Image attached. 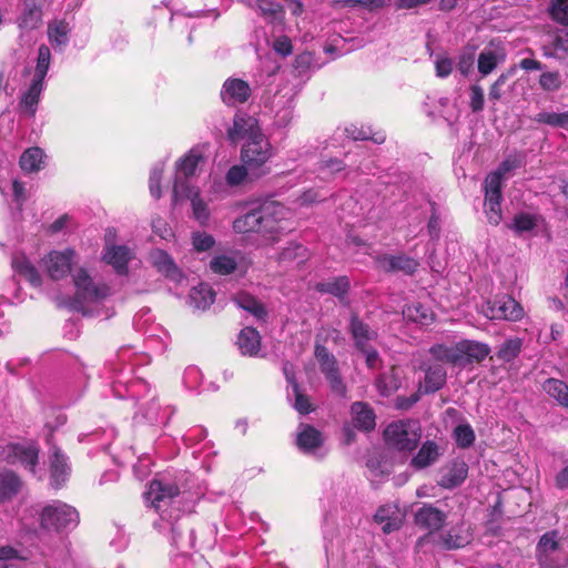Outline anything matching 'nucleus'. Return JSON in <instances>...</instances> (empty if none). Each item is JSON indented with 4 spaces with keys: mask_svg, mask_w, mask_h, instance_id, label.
I'll return each mask as SVG.
<instances>
[{
    "mask_svg": "<svg viewBox=\"0 0 568 568\" xmlns=\"http://www.w3.org/2000/svg\"><path fill=\"white\" fill-rule=\"evenodd\" d=\"M292 211L276 201H266L258 206L260 235L267 243H274L292 230Z\"/></svg>",
    "mask_w": 568,
    "mask_h": 568,
    "instance_id": "nucleus-1",
    "label": "nucleus"
},
{
    "mask_svg": "<svg viewBox=\"0 0 568 568\" xmlns=\"http://www.w3.org/2000/svg\"><path fill=\"white\" fill-rule=\"evenodd\" d=\"M272 156V145L262 133L246 141L242 148V161L254 178L263 176L270 172L266 163Z\"/></svg>",
    "mask_w": 568,
    "mask_h": 568,
    "instance_id": "nucleus-2",
    "label": "nucleus"
},
{
    "mask_svg": "<svg viewBox=\"0 0 568 568\" xmlns=\"http://www.w3.org/2000/svg\"><path fill=\"white\" fill-rule=\"evenodd\" d=\"M75 286L77 308L87 314L85 304L99 303L110 295V288L105 284L97 283L83 268H79L73 274Z\"/></svg>",
    "mask_w": 568,
    "mask_h": 568,
    "instance_id": "nucleus-3",
    "label": "nucleus"
},
{
    "mask_svg": "<svg viewBox=\"0 0 568 568\" xmlns=\"http://www.w3.org/2000/svg\"><path fill=\"white\" fill-rule=\"evenodd\" d=\"M384 437L390 447L410 452L416 448L422 437L420 427L415 420H397L386 427Z\"/></svg>",
    "mask_w": 568,
    "mask_h": 568,
    "instance_id": "nucleus-4",
    "label": "nucleus"
},
{
    "mask_svg": "<svg viewBox=\"0 0 568 568\" xmlns=\"http://www.w3.org/2000/svg\"><path fill=\"white\" fill-rule=\"evenodd\" d=\"M78 523V511L73 507L60 501L44 507L41 513V526L47 530L60 531L74 528Z\"/></svg>",
    "mask_w": 568,
    "mask_h": 568,
    "instance_id": "nucleus-5",
    "label": "nucleus"
},
{
    "mask_svg": "<svg viewBox=\"0 0 568 568\" xmlns=\"http://www.w3.org/2000/svg\"><path fill=\"white\" fill-rule=\"evenodd\" d=\"M189 200L192 206V215L201 225L209 223L211 212L207 203L201 197L200 190L184 181L173 184V202Z\"/></svg>",
    "mask_w": 568,
    "mask_h": 568,
    "instance_id": "nucleus-6",
    "label": "nucleus"
},
{
    "mask_svg": "<svg viewBox=\"0 0 568 568\" xmlns=\"http://www.w3.org/2000/svg\"><path fill=\"white\" fill-rule=\"evenodd\" d=\"M315 357L318 362L321 372L325 375L329 383L331 389L337 395L344 396L346 386L339 375L337 361L325 346L316 345Z\"/></svg>",
    "mask_w": 568,
    "mask_h": 568,
    "instance_id": "nucleus-7",
    "label": "nucleus"
},
{
    "mask_svg": "<svg viewBox=\"0 0 568 568\" xmlns=\"http://www.w3.org/2000/svg\"><path fill=\"white\" fill-rule=\"evenodd\" d=\"M484 314L490 320L519 321L524 316L523 306L511 296L505 295L488 302Z\"/></svg>",
    "mask_w": 568,
    "mask_h": 568,
    "instance_id": "nucleus-8",
    "label": "nucleus"
},
{
    "mask_svg": "<svg viewBox=\"0 0 568 568\" xmlns=\"http://www.w3.org/2000/svg\"><path fill=\"white\" fill-rule=\"evenodd\" d=\"M485 187V212L490 224L498 225L503 219L501 214V187H499L497 175H487L484 182Z\"/></svg>",
    "mask_w": 568,
    "mask_h": 568,
    "instance_id": "nucleus-9",
    "label": "nucleus"
},
{
    "mask_svg": "<svg viewBox=\"0 0 568 568\" xmlns=\"http://www.w3.org/2000/svg\"><path fill=\"white\" fill-rule=\"evenodd\" d=\"M180 490L175 484L153 479L145 493V499L155 510L161 511L168 507Z\"/></svg>",
    "mask_w": 568,
    "mask_h": 568,
    "instance_id": "nucleus-10",
    "label": "nucleus"
},
{
    "mask_svg": "<svg viewBox=\"0 0 568 568\" xmlns=\"http://www.w3.org/2000/svg\"><path fill=\"white\" fill-rule=\"evenodd\" d=\"M73 255L74 252L71 250L52 251L42 258L41 265L52 280L58 281L69 274Z\"/></svg>",
    "mask_w": 568,
    "mask_h": 568,
    "instance_id": "nucleus-11",
    "label": "nucleus"
},
{
    "mask_svg": "<svg viewBox=\"0 0 568 568\" xmlns=\"http://www.w3.org/2000/svg\"><path fill=\"white\" fill-rule=\"evenodd\" d=\"M260 133L262 132L254 116L237 113L234 116L233 125L227 130V138L232 143H236L244 139L250 141V139L255 138Z\"/></svg>",
    "mask_w": 568,
    "mask_h": 568,
    "instance_id": "nucleus-12",
    "label": "nucleus"
},
{
    "mask_svg": "<svg viewBox=\"0 0 568 568\" xmlns=\"http://www.w3.org/2000/svg\"><path fill=\"white\" fill-rule=\"evenodd\" d=\"M405 513L397 504H385L377 508L374 521L382 526L384 534H390L400 529L404 524Z\"/></svg>",
    "mask_w": 568,
    "mask_h": 568,
    "instance_id": "nucleus-13",
    "label": "nucleus"
},
{
    "mask_svg": "<svg viewBox=\"0 0 568 568\" xmlns=\"http://www.w3.org/2000/svg\"><path fill=\"white\" fill-rule=\"evenodd\" d=\"M251 95L247 82L237 78L227 79L221 90V99L227 105L244 103Z\"/></svg>",
    "mask_w": 568,
    "mask_h": 568,
    "instance_id": "nucleus-14",
    "label": "nucleus"
},
{
    "mask_svg": "<svg viewBox=\"0 0 568 568\" xmlns=\"http://www.w3.org/2000/svg\"><path fill=\"white\" fill-rule=\"evenodd\" d=\"M377 266L385 272H403L404 274H413L417 267L418 262L405 254L400 255H379L375 258Z\"/></svg>",
    "mask_w": 568,
    "mask_h": 568,
    "instance_id": "nucleus-15",
    "label": "nucleus"
},
{
    "mask_svg": "<svg viewBox=\"0 0 568 568\" xmlns=\"http://www.w3.org/2000/svg\"><path fill=\"white\" fill-rule=\"evenodd\" d=\"M457 351L460 357L459 366H466L475 362L479 363L490 353L487 344L468 339L457 343Z\"/></svg>",
    "mask_w": 568,
    "mask_h": 568,
    "instance_id": "nucleus-16",
    "label": "nucleus"
},
{
    "mask_svg": "<svg viewBox=\"0 0 568 568\" xmlns=\"http://www.w3.org/2000/svg\"><path fill=\"white\" fill-rule=\"evenodd\" d=\"M446 514L440 509L434 507L430 504H424L416 513H415V523L416 525L428 529L429 531L439 530L445 521Z\"/></svg>",
    "mask_w": 568,
    "mask_h": 568,
    "instance_id": "nucleus-17",
    "label": "nucleus"
},
{
    "mask_svg": "<svg viewBox=\"0 0 568 568\" xmlns=\"http://www.w3.org/2000/svg\"><path fill=\"white\" fill-rule=\"evenodd\" d=\"M349 332L356 348L359 351H367V346H371V343L377 337L376 332L356 315H353L351 318Z\"/></svg>",
    "mask_w": 568,
    "mask_h": 568,
    "instance_id": "nucleus-18",
    "label": "nucleus"
},
{
    "mask_svg": "<svg viewBox=\"0 0 568 568\" xmlns=\"http://www.w3.org/2000/svg\"><path fill=\"white\" fill-rule=\"evenodd\" d=\"M467 465L464 462H453L442 468V476L438 485L446 489L459 486L467 477Z\"/></svg>",
    "mask_w": 568,
    "mask_h": 568,
    "instance_id": "nucleus-19",
    "label": "nucleus"
},
{
    "mask_svg": "<svg viewBox=\"0 0 568 568\" xmlns=\"http://www.w3.org/2000/svg\"><path fill=\"white\" fill-rule=\"evenodd\" d=\"M506 58L503 48H485L478 55L477 68L481 77L490 74Z\"/></svg>",
    "mask_w": 568,
    "mask_h": 568,
    "instance_id": "nucleus-20",
    "label": "nucleus"
},
{
    "mask_svg": "<svg viewBox=\"0 0 568 568\" xmlns=\"http://www.w3.org/2000/svg\"><path fill=\"white\" fill-rule=\"evenodd\" d=\"M23 488L20 477L9 469L0 470V503L14 498Z\"/></svg>",
    "mask_w": 568,
    "mask_h": 568,
    "instance_id": "nucleus-21",
    "label": "nucleus"
},
{
    "mask_svg": "<svg viewBox=\"0 0 568 568\" xmlns=\"http://www.w3.org/2000/svg\"><path fill=\"white\" fill-rule=\"evenodd\" d=\"M12 267L14 272L27 280L33 286H40L42 281L36 266L23 253H17L12 257Z\"/></svg>",
    "mask_w": 568,
    "mask_h": 568,
    "instance_id": "nucleus-22",
    "label": "nucleus"
},
{
    "mask_svg": "<svg viewBox=\"0 0 568 568\" xmlns=\"http://www.w3.org/2000/svg\"><path fill=\"white\" fill-rule=\"evenodd\" d=\"M323 442V435L316 428L310 425L300 426L296 444L304 453H313Z\"/></svg>",
    "mask_w": 568,
    "mask_h": 568,
    "instance_id": "nucleus-23",
    "label": "nucleus"
},
{
    "mask_svg": "<svg viewBox=\"0 0 568 568\" xmlns=\"http://www.w3.org/2000/svg\"><path fill=\"white\" fill-rule=\"evenodd\" d=\"M201 161L202 155L196 150H191L187 154L180 159V161L176 163L174 184L178 181L190 183L187 179L195 174L196 168Z\"/></svg>",
    "mask_w": 568,
    "mask_h": 568,
    "instance_id": "nucleus-24",
    "label": "nucleus"
},
{
    "mask_svg": "<svg viewBox=\"0 0 568 568\" xmlns=\"http://www.w3.org/2000/svg\"><path fill=\"white\" fill-rule=\"evenodd\" d=\"M354 426L362 430H371L375 427V414L365 403L356 402L351 407Z\"/></svg>",
    "mask_w": 568,
    "mask_h": 568,
    "instance_id": "nucleus-25",
    "label": "nucleus"
},
{
    "mask_svg": "<svg viewBox=\"0 0 568 568\" xmlns=\"http://www.w3.org/2000/svg\"><path fill=\"white\" fill-rule=\"evenodd\" d=\"M50 466L53 485L59 487L69 475V466L67 463V457L55 446L51 448Z\"/></svg>",
    "mask_w": 568,
    "mask_h": 568,
    "instance_id": "nucleus-26",
    "label": "nucleus"
},
{
    "mask_svg": "<svg viewBox=\"0 0 568 568\" xmlns=\"http://www.w3.org/2000/svg\"><path fill=\"white\" fill-rule=\"evenodd\" d=\"M439 448L432 440L425 442L417 455L412 459L410 465L416 469H423L433 465L439 457Z\"/></svg>",
    "mask_w": 568,
    "mask_h": 568,
    "instance_id": "nucleus-27",
    "label": "nucleus"
},
{
    "mask_svg": "<svg viewBox=\"0 0 568 568\" xmlns=\"http://www.w3.org/2000/svg\"><path fill=\"white\" fill-rule=\"evenodd\" d=\"M151 257L154 266L160 272H162L173 281H181L182 273L180 272V270L178 268V266L174 264L173 260L166 252L158 250L152 253Z\"/></svg>",
    "mask_w": 568,
    "mask_h": 568,
    "instance_id": "nucleus-28",
    "label": "nucleus"
},
{
    "mask_svg": "<svg viewBox=\"0 0 568 568\" xmlns=\"http://www.w3.org/2000/svg\"><path fill=\"white\" fill-rule=\"evenodd\" d=\"M237 345L242 354L253 356L257 354L261 345V337L252 327L243 328L237 337Z\"/></svg>",
    "mask_w": 568,
    "mask_h": 568,
    "instance_id": "nucleus-29",
    "label": "nucleus"
},
{
    "mask_svg": "<svg viewBox=\"0 0 568 568\" xmlns=\"http://www.w3.org/2000/svg\"><path fill=\"white\" fill-rule=\"evenodd\" d=\"M131 255L126 246H110L106 248L104 260L111 264L118 273H125Z\"/></svg>",
    "mask_w": 568,
    "mask_h": 568,
    "instance_id": "nucleus-30",
    "label": "nucleus"
},
{
    "mask_svg": "<svg viewBox=\"0 0 568 568\" xmlns=\"http://www.w3.org/2000/svg\"><path fill=\"white\" fill-rule=\"evenodd\" d=\"M44 154L40 148L26 150L20 158V166L24 172H38L43 168Z\"/></svg>",
    "mask_w": 568,
    "mask_h": 568,
    "instance_id": "nucleus-31",
    "label": "nucleus"
},
{
    "mask_svg": "<svg viewBox=\"0 0 568 568\" xmlns=\"http://www.w3.org/2000/svg\"><path fill=\"white\" fill-rule=\"evenodd\" d=\"M233 230L239 234L250 232L260 234L258 207L235 219Z\"/></svg>",
    "mask_w": 568,
    "mask_h": 568,
    "instance_id": "nucleus-32",
    "label": "nucleus"
},
{
    "mask_svg": "<svg viewBox=\"0 0 568 568\" xmlns=\"http://www.w3.org/2000/svg\"><path fill=\"white\" fill-rule=\"evenodd\" d=\"M403 315L407 321L420 325H428L434 321L433 312L419 303L406 306L403 311Z\"/></svg>",
    "mask_w": 568,
    "mask_h": 568,
    "instance_id": "nucleus-33",
    "label": "nucleus"
},
{
    "mask_svg": "<svg viewBox=\"0 0 568 568\" xmlns=\"http://www.w3.org/2000/svg\"><path fill=\"white\" fill-rule=\"evenodd\" d=\"M214 292L207 284H200L190 292L191 304L197 310H205L214 302Z\"/></svg>",
    "mask_w": 568,
    "mask_h": 568,
    "instance_id": "nucleus-34",
    "label": "nucleus"
},
{
    "mask_svg": "<svg viewBox=\"0 0 568 568\" xmlns=\"http://www.w3.org/2000/svg\"><path fill=\"white\" fill-rule=\"evenodd\" d=\"M70 29L64 21H53L48 26L50 43L57 49H62L68 43Z\"/></svg>",
    "mask_w": 568,
    "mask_h": 568,
    "instance_id": "nucleus-35",
    "label": "nucleus"
},
{
    "mask_svg": "<svg viewBox=\"0 0 568 568\" xmlns=\"http://www.w3.org/2000/svg\"><path fill=\"white\" fill-rule=\"evenodd\" d=\"M446 382V372L439 366H430L426 371L425 379H424V390L425 393H434L440 389Z\"/></svg>",
    "mask_w": 568,
    "mask_h": 568,
    "instance_id": "nucleus-36",
    "label": "nucleus"
},
{
    "mask_svg": "<svg viewBox=\"0 0 568 568\" xmlns=\"http://www.w3.org/2000/svg\"><path fill=\"white\" fill-rule=\"evenodd\" d=\"M316 290L322 293H328L336 297H344L349 290V281L345 276L336 277L331 281L316 284Z\"/></svg>",
    "mask_w": 568,
    "mask_h": 568,
    "instance_id": "nucleus-37",
    "label": "nucleus"
},
{
    "mask_svg": "<svg viewBox=\"0 0 568 568\" xmlns=\"http://www.w3.org/2000/svg\"><path fill=\"white\" fill-rule=\"evenodd\" d=\"M435 359L459 366L460 357L457 351V343L454 345L436 344L429 348Z\"/></svg>",
    "mask_w": 568,
    "mask_h": 568,
    "instance_id": "nucleus-38",
    "label": "nucleus"
},
{
    "mask_svg": "<svg viewBox=\"0 0 568 568\" xmlns=\"http://www.w3.org/2000/svg\"><path fill=\"white\" fill-rule=\"evenodd\" d=\"M540 217L536 214L519 213L514 216L513 223L509 229L516 234L521 235L527 232H531L539 222Z\"/></svg>",
    "mask_w": 568,
    "mask_h": 568,
    "instance_id": "nucleus-39",
    "label": "nucleus"
},
{
    "mask_svg": "<svg viewBox=\"0 0 568 568\" xmlns=\"http://www.w3.org/2000/svg\"><path fill=\"white\" fill-rule=\"evenodd\" d=\"M545 392L561 405L568 407V385L555 378H549L544 384Z\"/></svg>",
    "mask_w": 568,
    "mask_h": 568,
    "instance_id": "nucleus-40",
    "label": "nucleus"
},
{
    "mask_svg": "<svg viewBox=\"0 0 568 568\" xmlns=\"http://www.w3.org/2000/svg\"><path fill=\"white\" fill-rule=\"evenodd\" d=\"M236 305L257 318H263L266 315L264 306L247 293H240L234 298Z\"/></svg>",
    "mask_w": 568,
    "mask_h": 568,
    "instance_id": "nucleus-41",
    "label": "nucleus"
},
{
    "mask_svg": "<svg viewBox=\"0 0 568 568\" xmlns=\"http://www.w3.org/2000/svg\"><path fill=\"white\" fill-rule=\"evenodd\" d=\"M237 266L236 260L231 255H216L210 261V268L215 274L229 275L235 271Z\"/></svg>",
    "mask_w": 568,
    "mask_h": 568,
    "instance_id": "nucleus-42",
    "label": "nucleus"
},
{
    "mask_svg": "<svg viewBox=\"0 0 568 568\" xmlns=\"http://www.w3.org/2000/svg\"><path fill=\"white\" fill-rule=\"evenodd\" d=\"M256 8L262 17L267 21H282L283 19V7L272 0H257Z\"/></svg>",
    "mask_w": 568,
    "mask_h": 568,
    "instance_id": "nucleus-43",
    "label": "nucleus"
},
{
    "mask_svg": "<svg viewBox=\"0 0 568 568\" xmlns=\"http://www.w3.org/2000/svg\"><path fill=\"white\" fill-rule=\"evenodd\" d=\"M523 342L520 338H509L505 341L496 353L499 361L511 362L521 351Z\"/></svg>",
    "mask_w": 568,
    "mask_h": 568,
    "instance_id": "nucleus-44",
    "label": "nucleus"
},
{
    "mask_svg": "<svg viewBox=\"0 0 568 568\" xmlns=\"http://www.w3.org/2000/svg\"><path fill=\"white\" fill-rule=\"evenodd\" d=\"M534 121L537 123L548 124L555 128H568V111L562 113L556 112H540L535 118Z\"/></svg>",
    "mask_w": 568,
    "mask_h": 568,
    "instance_id": "nucleus-45",
    "label": "nucleus"
},
{
    "mask_svg": "<svg viewBox=\"0 0 568 568\" xmlns=\"http://www.w3.org/2000/svg\"><path fill=\"white\" fill-rule=\"evenodd\" d=\"M307 258V250L305 246L298 243H291L280 254L278 260L281 262L297 261L303 263Z\"/></svg>",
    "mask_w": 568,
    "mask_h": 568,
    "instance_id": "nucleus-46",
    "label": "nucleus"
},
{
    "mask_svg": "<svg viewBox=\"0 0 568 568\" xmlns=\"http://www.w3.org/2000/svg\"><path fill=\"white\" fill-rule=\"evenodd\" d=\"M558 546L557 532L550 531L542 535L537 547L539 561L544 562V557L556 551Z\"/></svg>",
    "mask_w": 568,
    "mask_h": 568,
    "instance_id": "nucleus-47",
    "label": "nucleus"
},
{
    "mask_svg": "<svg viewBox=\"0 0 568 568\" xmlns=\"http://www.w3.org/2000/svg\"><path fill=\"white\" fill-rule=\"evenodd\" d=\"M41 19V10L36 6H31L20 17L19 27L27 30L36 29L40 24Z\"/></svg>",
    "mask_w": 568,
    "mask_h": 568,
    "instance_id": "nucleus-48",
    "label": "nucleus"
},
{
    "mask_svg": "<svg viewBox=\"0 0 568 568\" xmlns=\"http://www.w3.org/2000/svg\"><path fill=\"white\" fill-rule=\"evenodd\" d=\"M549 14L557 23L568 26V0H551Z\"/></svg>",
    "mask_w": 568,
    "mask_h": 568,
    "instance_id": "nucleus-49",
    "label": "nucleus"
},
{
    "mask_svg": "<svg viewBox=\"0 0 568 568\" xmlns=\"http://www.w3.org/2000/svg\"><path fill=\"white\" fill-rule=\"evenodd\" d=\"M376 386L379 393L384 396H387L392 392L396 390L399 386V381L395 371L392 369L389 374L381 375L376 381Z\"/></svg>",
    "mask_w": 568,
    "mask_h": 568,
    "instance_id": "nucleus-50",
    "label": "nucleus"
},
{
    "mask_svg": "<svg viewBox=\"0 0 568 568\" xmlns=\"http://www.w3.org/2000/svg\"><path fill=\"white\" fill-rule=\"evenodd\" d=\"M285 374H286L288 382L292 384L293 392L295 395V404H294L295 409L297 412H300L301 414H308L313 409L308 397L304 396L300 392L297 383L295 382V379L292 376L288 375V373L286 371H285Z\"/></svg>",
    "mask_w": 568,
    "mask_h": 568,
    "instance_id": "nucleus-51",
    "label": "nucleus"
},
{
    "mask_svg": "<svg viewBox=\"0 0 568 568\" xmlns=\"http://www.w3.org/2000/svg\"><path fill=\"white\" fill-rule=\"evenodd\" d=\"M454 437L459 447L467 448L473 445L475 440V433L470 425L462 424L455 428Z\"/></svg>",
    "mask_w": 568,
    "mask_h": 568,
    "instance_id": "nucleus-52",
    "label": "nucleus"
},
{
    "mask_svg": "<svg viewBox=\"0 0 568 568\" xmlns=\"http://www.w3.org/2000/svg\"><path fill=\"white\" fill-rule=\"evenodd\" d=\"M38 449L34 446H22L20 448L17 462L24 465L31 473H34L38 463Z\"/></svg>",
    "mask_w": 568,
    "mask_h": 568,
    "instance_id": "nucleus-53",
    "label": "nucleus"
},
{
    "mask_svg": "<svg viewBox=\"0 0 568 568\" xmlns=\"http://www.w3.org/2000/svg\"><path fill=\"white\" fill-rule=\"evenodd\" d=\"M50 59H51L50 49L44 44L40 45L39 50H38V59H37L36 74H34L36 78H40V79L44 80L47 72L49 70Z\"/></svg>",
    "mask_w": 568,
    "mask_h": 568,
    "instance_id": "nucleus-54",
    "label": "nucleus"
},
{
    "mask_svg": "<svg viewBox=\"0 0 568 568\" xmlns=\"http://www.w3.org/2000/svg\"><path fill=\"white\" fill-rule=\"evenodd\" d=\"M539 85L545 91H558L562 85V79L558 71L544 72L539 77Z\"/></svg>",
    "mask_w": 568,
    "mask_h": 568,
    "instance_id": "nucleus-55",
    "label": "nucleus"
},
{
    "mask_svg": "<svg viewBox=\"0 0 568 568\" xmlns=\"http://www.w3.org/2000/svg\"><path fill=\"white\" fill-rule=\"evenodd\" d=\"M164 172V163H158L153 166L150 179H149V189L150 193L154 199L161 197V187L160 183L162 180V175Z\"/></svg>",
    "mask_w": 568,
    "mask_h": 568,
    "instance_id": "nucleus-56",
    "label": "nucleus"
},
{
    "mask_svg": "<svg viewBox=\"0 0 568 568\" xmlns=\"http://www.w3.org/2000/svg\"><path fill=\"white\" fill-rule=\"evenodd\" d=\"M552 50L547 51L545 49L544 54L547 57H555L557 52H564L568 54V31L566 30H558L555 33L552 44Z\"/></svg>",
    "mask_w": 568,
    "mask_h": 568,
    "instance_id": "nucleus-57",
    "label": "nucleus"
},
{
    "mask_svg": "<svg viewBox=\"0 0 568 568\" xmlns=\"http://www.w3.org/2000/svg\"><path fill=\"white\" fill-rule=\"evenodd\" d=\"M43 88V79L33 78L29 91L23 97L22 102L30 109L38 103L39 95Z\"/></svg>",
    "mask_w": 568,
    "mask_h": 568,
    "instance_id": "nucleus-58",
    "label": "nucleus"
},
{
    "mask_svg": "<svg viewBox=\"0 0 568 568\" xmlns=\"http://www.w3.org/2000/svg\"><path fill=\"white\" fill-rule=\"evenodd\" d=\"M484 90L478 84H473L469 88V108L474 113H478L484 109Z\"/></svg>",
    "mask_w": 568,
    "mask_h": 568,
    "instance_id": "nucleus-59",
    "label": "nucleus"
},
{
    "mask_svg": "<svg viewBox=\"0 0 568 568\" xmlns=\"http://www.w3.org/2000/svg\"><path fill=\"white\" fill-rule=\"evenodd\" d=\"M192 244L199 252H205L215 244L214 237L206 232H195L192 234Z\"/></svg>",
    "mask_w": 568,
    "mask_h": 568,
    "instance_id": "nucleus-60",
    "label": "nucleus"
},
{
    "mask_svg": "<svg viewBox=\"0 0 568 568\" xmlns=\"http://www.w3.org/2000/svg\"><path fill=\"white\" fill-rule=\"evenodd\" d=\"M248 174L251 175V171L244 163L243 165H234L226 173V182L230 185H239Z\"/></svg>",
    "mask_w": 568,
    "mask_h": 568,
    "instance_id": "nucleus-61",
    "label": "nucleus"
},
{
    "mask_svg": "<svg viewBox=\"0 0 568 568\" xmlns=\"http://www.w3.org/2000/svg\"><path fill=\"white\" fill-rule=\"evenodd\" d=\"M21 445L18 444H6L0 445V460L8 464L17 463V458L20 452Z\"/></svg>",
    "mask_w": 568,
    "mask_h": 568,
    "instance_id": "nucleus-62",
    "label": "nucleus"
},
{
    "mask_svg": "<svg viewBox=\"0 0 568 568\" xmlns=\"http://www.w3.org/2000/svg\"><path fill=\"white\" fill-rule=\"evenodd\" d=\"M507 80H508V74L501 73L496 79V81L490 85L489 93H488V98L490 101L497 102L498 100L501 99L503 93H504L503 88L507 83Z\"/></svg>",
    "mask_w": 568,
    "mask_h": 568,
    "instance_id": "nucleus-63",
    "label": "nucleus"
},
{
    "mask_svg": "<svg viewBox=\"0 0 568 568\" xmlns=\"http://www.w3.org/2000/svg\"><path fill=\"white\" fill-rule=\"evenodd\" d=\"M443 546L446 549H458L468 544V539L462 535H453L447 532L442 536Z\"/></svg>",
    "mask_w": 568,
    "mask_h": 568,
    "instance_id": "nucleus-64",
    "label": "nucleus"
}]
</instances>
